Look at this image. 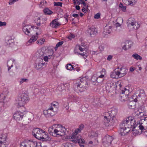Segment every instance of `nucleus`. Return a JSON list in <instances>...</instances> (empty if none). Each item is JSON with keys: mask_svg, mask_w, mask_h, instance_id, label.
I'll list each match as a JSON object with an SVG mask.
<instances>
[{"mask_svg": "<svg viewBox=\"0 0 147 147\" xmlns=\"http://www.w3.org/2000/svg\"><path fill=\"white\" fill-rule=\"evenodd\" d=\"M88 76L84 77L78 80L75 86V90L78 93L86 91L87 88Z\"/></svg>", "mask_w": 147, "mask_h": 147, "instance_id": "nucleus-1", "label": "nucleus"}, {"mask_svg": "<svg viewBox=\"0 0 147 147\" xmlns=\"http://www.w3.org/2000/svg\"><path fill=\"white\" fill-rule=\"evenodd\" d=\"M129 123L128 118H127L125 120L123 121L120 125L119 133L121 136H125L130 130Z\"/></svg>", "mask_w": 147, "mask_h": 147, "instance_id": "nucleus-2", "label": "nucleus"}, {"mask_svg": "<svg viewBox=\"0 0 147 147\" xmlns=\"http://www.w3.org/2000/svg\"><path fill=\"white\" fill-rule=\"evenodd\" d=\"M29 98L28 96L25 94L20 95L16 98L15 100L16 104L20 107H23L29 100Z\"/></svg>", "mask_w": 147, "mask_h": 147, "instance_id": "nucleus-3", "label": "nucleus"}, {"mask_svg": "<svg viewBox=\"0 0 147 147\" xmlns=\"http://www.w3.org/2000/svg\"><path fill=\"white\" fill-rule=\"evenodd\" d=\"M78 133L77 130H75L71 137V139H72L71 141L76 143H85V141L84 139H81V136Z\"/></svg>", "mask_w": 147, "mask_h": 147, "instance_id": "nucleus-4", "label": "nucleus"}, {"mask_svg": "<svg viewBox=\"0 0 147 147\" xmlns=\"http://www.w3.org/2000/svg\"><path fill=\"white\" fill-rule=\"evenodd\" d=\"M127 23L128 27L130 28L133 30H136L140 27L139 24L135 19L132 18H130L128 19Z\"/></svg>", "mask_w": 147, "mask_h": 147, "instance_id": "nucleus-5", "label": "nucleus"}, {"mask_svg": "<svg viewBox=\"0 0 147 147\" xmlns=\"http://www.w3.org/2000/svg\"><path fill=\"white\" fill-rule=\"evenodd\" d=\"M45 133V131L38 128L34 129L32 131L33 136L39 140H41V138L43 136V134Z\"/></svg>", "mask_w": 147, "mask_h": 147, "instance_id": "nucleus-6", "label": "nucleus"}, {"mask_svg": "<svg viewBox=\"0 0 147 147\" xmlns=\"http://www.w3.org/2000/svg\"><path fill=\"white\" fill-rule=\"evenodd\" d=\"M43 113L45 116L47 118L51 117L54 115L57 112L53 110V108L49 107L48 109L44 110Z\"/></svg>", "mask_w": 147, "mask_h": 147, "instance_id": "nucleus-7", "label": "nucleus"}, {"mask_svg": "<svg viewBox=\"0 0 147 147\" xmlns=\"http://www.w3.org/2000/svg\"><path fill=\"white\" fill-rule=\"evenodd\" d=\"M7 135L5 134H3L0 137V147H7Z\"/></svg>", "mask_w": 147, "mask_h": 147, "instance_id": "nucleus-8", "label": "nucleus"}, {"mask_svg": "<svg viewBox=\"0 0 147 147\" xmlns=\"http://www.w3.org/2000/svg\"><path fill=\"white\" fill-rule=\"evenodd\" d=\"M45 62H44L43 59H40L38 63H37L35 67V69L38 70H41L43 69V66L44 65Z\"/></svg>", "mask_w": 147, "mask_h": 147, "instance_id": "nucleus-9", "label": "nucleus"}, {"mask_svg": "<svg viewBox=\"0 0 147 147\" xmlns=\"http://www.w3.org/2000/svg\"><path fill=\"white\" fill-rule=\"evenodd\" d=\"M87 31L91 37L95 36L97 33V30L94 26L89 28Z\"/></svg>", "mask_w": 147, "mask_h": 147, "instance_id": "nucleus-10", "label": "nucleus"}, {"mask_svg": "<svg viewBox=\"0 0 147 147\" xmlns=\"http://www.w3.org/2000/svg\"><path fill=\"white\" fill-rule=\"evenodd\" d=\"M38 32H36V35H33L32 36L31 38L28 40L26 44L27 46H29L31 45L34 42L36 41L38 38Z\"/></svg>", "mask_w": 147, "mask_h": 147, "instance_id": "nucleus-11", "label": "nucleus"}, {"mask_svg": "<svg viewBox=\"0 0 147 147\" xmlns=\"http://www.w3.org/2000/svg\"><path fill=\"white\" fill-rule=\"evenodd\" d=\"M44 51L45 50L44 49L38 50L36 53V56L37 57L40 58L41 59H42V58L44 57V56L46 55V54Z\"/></svg>", "mask_w": 147, "mask_h": 147, "instance_id": "nucleus-12", "label": "nucleus"}, {"mask_svg": "<svg viewBox=\"0 0 147 147\" xmlns=\"http://www.w3.org/2000/svg\"><path fill=\"white\" fill-rule=\"evenodd\" d=\"M118 72L120 76V77L125 76L127 73L128 69L125 67H122L120 68H118Z\"/></svg>", "mask_w": 147, "mask_h": 147, "instance_id": "nucleus-13", "label": "nucleus"}, {"mask_svg": "<svg viewBox=\"0 0 147 147\" xmlns=\"http://www.w3.org/2000/svg\"><path fill=\"white\" fill-rule=\"evenodd\" d=\"M112 28L111 24H107L104 28V34H110L112 31Z\"/></svg>", "mask_w": 147, "mask_h": 147, "instance_id": "nucleus-14", "label": "nucleus"}, {"mask_svg": "<svg viewBox=\"0 0 147 147\" xmlns=\"http://www.w3.org/2000/svg\"><path fill=\"white\" fill-rule=\"evenodd\" d=\"M23 114L21 112H17L14 114L13 116L14 119L17 121H19L23 118Z\"/></svg>", "mask_w": 147, "mask_h": 147, "instance_id": "nucleus-15", "label": "nucleus"}, {"mask_svg": "<svg viewBox=\"0 0 147 147\" xmlns=\"http://www.w3.org/2000/svg\"><path fill=\"white\" fill-rule=\"evenodd\" d=\"M124 93L125 91L122 90H121V94L119 96V99L121 102H125L127 100L128 94H124Z\"/></svg>", "mask_w": 147, "mask_h": 147, "instance_id": "nucleus-16", "label": "nucleus"}, {"mask_svg": "<svg viewBox=\"0 0 147 147\" xmlns=\"http://www.w3.org/2000/svg\"><path fill=\"white\" fill-rule=\"evenodd\" d=\"M118 69L117 68L114 69L111 74L110 76L113 78H118L120 76L118 72Z\"/></svg>", "mask_w": 147, "mask_h": 147, "instance_id": "nucleus-17", "label": "nucleus"}, {"mask_svg": "<svg viewBox=\"0 0 147 147\" xmlns=\"http://www.w3.org/2000/svg\"><path fill=\"white\" fill-rule=\"evenodd\" d=\"M58 19H56L52 21L50 24V26L54 28H57L61 24L58 22Z\"/></svg>", "mask_w": 147, "mask_h": 147, "instance_id": "nucleus-18", "label": "nucleus"}, {"mask_svg": "<svg viewBox=\"0 0 147 147\" xmlns=\"http://www.w3.org/2000/svg\"><path fill=\"white\" fill-rule=\"evenodd\" d=\"M113 140V138L111 136L109 135L105 136L104 138V142L108 145L110 144Z\"/></svg>", "mask_w": 147, "mask_h": 147, "instance_id": "nucleus-19", "label": "nucleus"}, {"mask_svg": "<svg viewBox=\"0 0 147 147\" xmlns=\"http://www.w3.org/2000/svg\"><path fill=\"white\" fill-rule=\"evenodd\" d=\"M131 42L130 41H126L125 43V45L122 47L123 49L125 50H126L127 49H129L131 46Z\"/></svg>", "mask_w": 147, "mask_h": 147, "instance_id": "nucleus-20", "label": "nucleus"}, {"mask_svg": "<svg viewBox=\"0 0 147 147\" xmlns=\"http://www.w3.org/2000/svg\"><path fill=\"white\" fill-rule=\"evenodd\" d=\"M128 121L129 123V128L133 127H134L135 128L136 127V125L135 123V120L134 119H129V118H128Z\"/></svg>", "mask_w": 147, "mask_h": 147, "instance_id": "nucleus-21", "label": "nucleus"}, {"mask_svg": "<svg viewBox=\"0 0 147 147\" xmlns=\"http://www.w3.org/2000/svg\"><path fill=\"white\" fill-rule=\"evenodd\" d=\"M14 61L15 60L12 59H11L8 61L7 63L8 71H9L11 68L13 66V63Z\"/></svg>", "mask_w": 147, "mask_h": 147, "instance_id": "nucleus-22", "label": "nucleus"}, {"mask_svg": "<svg viewBox=\"0 0 147 147\" xmlns=\"http://www.w3.org/2000/svg\"><path fill=\"white\" fill-rule=\"evenodd\" d=\"M105 76L104 75H101L99 76L98 77H96L97 84L100 83L102 82L104 80V78Z\"/></svg>", "mask_w": 147, "mask_h": 147, "instance_id": "nucleus-23", "label": "nucleus"}, {"mask_svg": "<svg viewBox=\"0 0 147 147\" xmlns=\"http://www.w3.org/2000/svg\"><path fill=\"white\" fill-rule=\"evenodd\" d=\"M30 28L29 26H24L23 27V32L27 35H28L30 33Z\"/></svg>", "mask_w": 147, "mask_h": 147, "instance_id": "nucleus-24", "label": "nucleus"}, {"mask_svg": "<svg viewBox=\"0 0 147 147\" xmlns=\"http://www.w3.org/2000/svg\"><path fill=\"white\" fill-rule=\"evenodd\" d=\"M110 117V116H108V119H109V122L110 123V124H113L117 121V119L115 116H111L112 117Z\"/></svg>", "mask_w": 147, "mask_h": 147, "instance_id": "nucleus-25", "label": "nucleus"}, {"mask_svg": "<svg viewBox=\"0 0 147 147\" xmlns=\"http://www.w3.org/2000/svg\"><path fill=\"white\" fill-rule=\"evenodd\" d=\"M117 111L116 109H113L111 111H109L108 113L109 114H111L109 116L111 115V116H115V115L117 114Z\"/></svg>", "mask_w": 147, "mask_h": 147, "instance_id": "nucleus-26", "label": "nucleus"}, {"mask_svg": "<svg viewBox=\"0 0 147 147\" xmlns=\"http://www.w3.org/2000/svg\"><path fill=\"white\" fill-rule=\"evenodd\" d=\"M41 140H42L43 141H50L51 138L50 137L45 133L42 137L41 138Z\"/></svg>", "mask_w": 147, "mask_h": 147, "instance_id": "nucleus-27", "label": "nucleus"}, {"mask_svg": "<svg viewBox=\"0 0 147 147\" xmlns=\"http://www.w3.org/2000/svg\"><path fill=\"white\" fill-rule=\"evenodd\" d=\"M128 106L129 109H134L136 108V104L133 101L129 102L128 104Z\"/></svg>", "mask_w": 147, "mask_h": 147, "instance_id": "nucleus-28", "label": "nucleus"}, {"mask_svg": "<svg viewBox=\"0 0 147 147\" xmlns=\"http://www.w3.org/2000/svg\"><path fill=\"white\" fill-rule=\"evenodd\" d=\"M53 132H54L53 135H56V136H56L57 135L60 136L63 135V134H62V133L60 131V130L55 129L54 130Z\"/></svg>", "mask_w": 147, "mask_h": 147, "instance_id": "nucleus-29", "label": "nucleus"}, {"mask_svg": "<svg viewBox=\"0 0 147 147\" xmlns=\"http://www.w3.org/2000/svg\"><path fill=\"white\" fill-rule=\"evenodd\" d=\"M142 123H137L136 125V127L137 126L138 127H139V129L141 130L142 131H143L144 132H147V129L146 130L145 129H144L143 126L142 125Z\"/></svg>", "mask_w": 147, "mask_h": 147, "instance_id": "nucleus-30", "label": "nucleus"}, {"mask_svg": "<svg viewBox=\"0 0 147 147\" xmlns=\"http://www.w3.org/2000/svg\"><path fill=\"white\" fill-rule=\"evenodd\" d=\"M74 144L69 142L63 143L62 145V147H74Z\"/></svg>", "mask_w": 147, "mask_h": 147, "instance_id": "nucleus-31", "label": "nucleus"}, {"mask_svg": "<svg viewBox=\"0 0 147 147\" xmlns=\"http://www.w3.org/2000/svg\"><path fill=\"white\" fill-rule=\"evenodd\" d=\"M138 96L139 97L141 98L142 99V98L144 97L145 96V92L143 90L141 89L140 90V92Z\"/></svg>", "mask_w": 147, "mask_h": 147, "instance_id": "nucleus-32", "label": "nucleus"}, {"mask_svg": "<svg viewBox=\"0 0 147 147\" xmlns=\"http://www.w3.org/2000/svg\"><path fill=\"white\" fill-rule=\"evenodd\" d=\"M132 56L135 59H136L137 60H141L142 59V58L141 57L136 53L133 54Z\"/></svg>", "mask_w": 147, "mask_h": 147, "instance_id": "nucleus-33", "label": "nucleus"}, {"mask_svg": "<svg viewBox=\"0 0 147 147\" xmlns=\"http://www.w3.org/2000/svg\"><path fill=\"white\" fill-rule=\"evenodd\" d=\"M43 11L45 14L47 15H50L53 13V12L48 8H45L43 10Z\"/></svg>", "mask_w": 147, "mask_h": 147, "instance_id": "nucleus-34", "label": "nucleus"}, {"mask_svg": "<svg viewBox=\"0 0 147 147\" xmlns=\"http://www.w3.org/2000/svg\"><path fill=\"white\" fill-rule=\"evenodd\" d=\"M106 89L108 92H109L112 90V88L110 83H108L106 87Z\"/></svg>", "mask_w": 147, "mask_h": 147, "instance_id": "nucleus-35", "label": "nucleus"}, {"mask_svg": "<svg viewBox=\"0 0 147 147\" xmlns=\"http://www.w3.org/2000/svg\"><path fill=\"white\" fill-rule=\"evenodd\" d=\"M43 18L41 20L40 18H37L35 20V22L36 23V24L37 26H40V24L41 23V21L43 20Z\"/></svg>", "mask_w": 147, "mask_h": 147, "instance_id": "nucleus-36", "label": "nucleus"}, {"mask_svg": "<svg viewBox=\"0 0 147 147\" xmlns=\"http://www.w3.org/2000/svg\"><path fill=\"white\" fill-rule=\"evenodd\" d=\"M45 40L44 38L38 39L36 42V43L39 45H42L45 41Z\"/></svg>", "mask_w": 147, "mask_h": 147, "instance_id": "nucleus-37", "label": "nucleus"}, {"mask_svg": "<svg viewBox=\"0 0 147 147\" xmlns=\"http://www.w3.org/2000/svg\"><path fill=\"white\" fill-rule=\"evenodd\" d=\"M29 146L27 142H23L20 144V147H29Z\"/></svg>", "mask_w": 147, "mask_h": 147, "instance_id": "nucleus-38", "label": "nucleus"}, {"mask_svg": "<svg viewBox=\"0 0 147 147\" xmlns=\"http://www.w3.org/2000/svg\"><path fill=\"white\" fill-rule=\"evenodd\" d=\"M53 131V127L52 126L50 127L48 129L49 132L51 135H52L53 136H55L56 135H53L54 133Z\"/></svg>", "mask_w": 147, "mask_h": 147, "instance_id": "nucleus-39", "label": "nucleus"}, {"mask_svg": "<svg viewBox=\"0 0 147 147\" xmlns=\"http://www.w3.org/2000/svg\"><path fill=\"white\" fill-rule=\"evenodd\" d=\"M66 68L67 70H70L74 69L73 66L70 64H67L66 65Z\"/></svg>", "mask_w": 147, "mask_h": 147, "instance_id": "nucleus-40", "label": "nucleus"}, {"mask_svg": "<svg viewBox=\"0 0 147 147\" xmlns=\"http://www.w3.org/2000/svg\"><path fill=\"white\" fill-rule=\"evenodd\" d=\"M94 137H95V142H96V141L97 143V144H95L94 145H97L98 143V140L97 138L98 137L97 134L96 133H94V134L90 136V137L92 138H93Z\"/></svg>", "mask_w": 147, "mask_h": 147, "instance_id": "nucleus-41", "label": "nucleus"}, {"mask_svg": "<svg viewBox=\"0 0 147 147\" xmlns=\"http://www.w3.org/2000/svg\"><path fill=\"white\" fill-rule=\"evenodd\" d=\"M28 82V79L24 78H21L20 81V84H21L24 82L27 83Z\"/></svg>", "mask_w": 147, "mask_h": 147, "instance_id": "nucleus-42", "label": "nucleus"}, {"mask_svg": "<svg viewBox=\"0 0 147 147\" xmlns=\"http://www.w3.org/2000/svg\"><path fill=\"white\" fill-rule=\"evenodd\" d=\"M63 43V42L62 41H60L56 45L55 47V50L56 51L58 47L60 46H61Z\"/></svg>", "mask_w": 147, "mask_h": 147, "instance_id": "nucleus-43", "label": "nucleus"}, {"mask_svg": "<svg viewBox=\"0 0 147 147\" xmlns=\"http://www.w3.org/2000/svg\"><path fill=\"white\" fill-rule=\"evenodd\" d=\"M84 125L83 124H81L80 125L79 127L77 129H76V130H77V132L78 133L80 132L81 130H82L84 128Z\"/></svg>", "mask_w": 147, "mask_h": 147, "instance_id": "nucleus-44", "label": "nucleus"}, {"mask_svg": "<svg viewBox=\"0 0 147 147\" xmlns=\"http://www.w3.org/2000/svg\"><path fill=\"white\" fill-rule=\"evenodd\" d=\"M96 80V76H93L92 77L91 79V81L94 82H95V84H95L98 85V84H97Z\"/></svg>", "mask_w": 147, "mask_h": 147, "instance_id": "nucleus-45", "label": "nucleus"}, {"mask_svg": "<svg viewBox=\"0 0 147 147\" xmlns=\"http://www.w3.org/2000/svg\"><path fill=\"white\" fill-rule=\"evenodd\" d=\"M6 96L5 94L2 93L0 95V100L1 101H3L5 99Z\"/></svg>", "mask_w": 147, "mask_h": 147, "instance_id": "nucleus-46", "label": "nucleus"}, {"mask_svg": "<svg viewBox=\"0 0 147 147\" xmlns=\"http://www.w3.org/2000/svg\"><path fill=\"white\" fill-rule=\"evenodd\" d=\"M54 6H59L61 7H62V3L60 2H54Z\"/></svg>", "mask_w": 147, "mask_h": 147, "instance_id": "nucleus-47", "label": "nucleus"}, {"mask_svg": "<svg viewBox=\"0 0 147 147\" xmlns=\"http://www.w3.org/2000/svg\"><path fill=\"white\" fill-rule=\"evenodd\" d=\"M100 13H97L94 16V18L95 19H98L100 18Z\"/></svg>", "mask_w": 147, "mask_h": 147, "instance_id": "nucleus-48", "label": "nucleus"}, {"mask_svg": "<svg viewBox=\"0 0 147 147\" xmlns=\"http://www.w3.org/2000/svg\"><path fill=\"white\" fill-rule=\"evenodd\" d=\"M74 38L75 36L72 34H71L68 37V38L70 40H71L72 38Z\"/></svg>", "mask_w": 147, "mask_h": 147, "instance_id": "nucleus-49", "label": "nucleus"}, {"mask_svg": "<svg viewBox=\"0 0 147 147\" xmlns=\"http://www.w3.org/2000/svg\"><path fill=\"white\" fill-rule=\"evenodd\" d=\"M54 102L52 103L51 104V106L50 107H52L53 108V109H54L55 110H56L57 107L56 105L55 104H54Z\"/></svg>", "mask_w": 147, "mask_h": 147, "instance_id": "nucleus-50", "label": "nucleus"}, {"mask_svg": "<svg viewBox=\"0 0 147 147\" xmlns=\"http://www.w3.org/2000/svg\"><path fill=\"white\" fill-rule=\"evenodd\" d=\"M18 0H10L9 2V3L10 5L13 4L14 2L18 1Z\"/></svg>", "mask_w": 147, "mask_h": 147, "instance_id": "nucleus-51", "label": "nucleus"}, {"mask_svg": "<svg viewBox=\"0 0 147 147\" xmlns=\"http://www.w3.org/2000/svg\"><path fill=\"white\" fill-rule=\"evenodd\" d=\"M78 47L79 49L81 51H83L84 50V49H85V47L83 48L82 47V45H79L78 46Z\"/></svg>", "mask_w": 147, "mask_h": 147, "instance_id": "nucleus-52", "label": "nucleus"}, {"mask_svg": "<svg viewBox=\"0 0 147 147\" xmlns=\"http://www.w3.org/2000/svg\"><path fill=\"white\" fill-rule=\"evenodd\" d=\"M65 130V128L64 127H62L61 128V130H60V131L62 133V134H63V135L65 134L64 131Z\"/></svg>", "mask_w": 147, "mask_h": 147, "instance_id": "nucleus-53", "label": "nucleus"}, {"mask_svg": "<svg viewBox=\"0 0 147 147\" xmlns=\"http://www.w3.org/2000/svg\"><path fill=\"white\" fill-rule=\"evenodd\" d=\"M6 23L5 22H2L0 21V27L2 26H5L6 25Z\"/></svg>", "mask_w": 147, "mask_h": 147, "instance_id": "nucleus-54", "label": "nucleus"}, {"mask_svg": "<svg viewBox=\"0 0 147 147\" xmlns=\"http://www.w3.org/2000/svg\"><path fill=\"white\" fill-rule=\"evenodd\" d=\"M78 55H80L83 56V57L84 59H86L87 57V56L85 55L84 54V53H77Z\"/></svg>", "mask_w": 147, "mask_h": 147, "instance_id": "nucleus-55", "label": "nucleus"}, {"mask_svg": "<svg viewBox=\"0 0 147 147\" xmlns=\"http://www.w3.org/2000/svg\"><path fill=\"white\" fill-rule=\"evenodd\" d=\"M42 58H43V59L44 60V62H45L47 61L48 60V57L46 56L45 55L44 56V57H43Z\"/></svg>", "mask_w": 147, "mask_h": 147, "instance_id": "nucleus-56", "label": "nucleus"}, {"mask_svg": "<svg viewBox=\"0 0 147 147\" xmlns=\"http://www.w3.org/2000/svg\"><path fill=\"white\" fill-rule=\"evenodd\" d=\"M80 3L82 4L84 6H86V4L85 2L83 0H80Z\"/></svg>", "mask_w": 147, "mask_h": 147, "instance_id": "nucleus-57", "label": "nucleus"}, {"mask_svg": "<svg viewBox=\"0 0 147 147\" xmlns=\"http://www.w3.org/2000/svg\"><path fill=\"white\" fill-rule=\"evenodd\" d=\"M113 56L111 55H109L107 58V60L109 61H110L112 58Z\"/></svg>", "mask_w": 147, "mask_h": 147, "instance_id": "nucleus-58", "label": "nucleus"}, {"mask_svg": "<svg viewBox=\"0 0 147 147\" xmlns=\"http://www.w3.org/2000/svg\"><path fill=\"white\" fill-rule=\"evenodd\" d=\"M73 17L75 18H77L78 19H79V16L78 14H74L72 15Z\"/></svg>", "mask_w": 147, "mask_h": 147, "instance_id": "nucleus-59", "label": "nucleus"}, {"mask_svg": "<svg viewBox=\"0 0 147 147\" xmlns=\"http://www.w3.org/2000/svg\"><path fill=\"white\" fill-rule=\"evenodd\" d=\"M126 7L125 6H123L121 8L123 11L125 12L126 11Z\"/></svg>", "mask_w": 147, "mask_h": 147, "instance_id": "nucleus-60", "label": "nucleus"}, {"mask_svg": "<svg viewBox=\"0 0 147 147\" xmlns=\"http://www.w3.org/2000/svg\"><path fill=\"white\" fill-rule=\"evenodd\" d=\"M115 26L116 27L120 26H121L120 24L117 22L115 24Z\"/></svg>", "mask_w": 147, "mask_h": 147, "instance_id": "nucleus-61", "label": "nucleus"}, {"mask_svg": "<svg viewBox=\"0 0 147 147\" xmlns=\"http://www.w3.org/2000/svg\"><path fill=\"white\" fill-rule=\"evenodd\" d=\"M82 11L84 13H86L87 11L86 10V9L84 7L82 9Z\"/></svg>", "mask_w": 147, "mask_h": 147, "instance_id": "nucleus-62", "label": "nucleus"}, {"mask_svg": "<svg viewBox=\"0 0 147 147\" xmlns=\"http://www.w3.org/2000/svg\"><path fill=\"white\" fill-rule=\"evenodd\" d=\"M134 70V68L131 67L130 68V71H133Z\"/></svg>", "mask_w": 147, "mask_h": 147, "instance_id": "nucleus-63", "label": "nucleus"}, {"mask_svg": "<svg viewBox=\"0 0 147 147\" xmlns=\"http://www.w3.org/2000/svg\"><path fill=\"white\" fill-rule=\"evenodd\" d=\"M76 8L77 10H79L80 9V7L78 5H76Z\"/></svg>", "mask_w": 147, "mask_h": 147, "instance_id": "nucleus-64", "label": "nucleus"}]
</instances>
